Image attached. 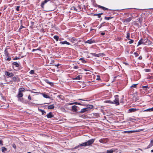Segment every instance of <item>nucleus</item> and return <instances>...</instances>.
Here are the masks:
<instances>
[{
    "label": "nucleus",
    "mask_w": 153,
    "mask_h": 153,
    "mask_svg": "<svg viewBox=\"0 0 153 153\" xmlns=\"http://www.w3.org/2000/svg\"><path fill=\"white\" fill-rule=\"evenodd\" d=\"M95 139H91L88 140L86 142H85L82 144H80L78 146L75 147V149L77 148L79 146H91L94 142Z\"/></svg>",
    "instance_id": "obj_1"
},
{
    "label": "nucleus",
    "mask_w": 153,
    "mask_h": 153,
    "mask_svg": "<svg viewBox=\"0 0 153 153\" xmlns=\"http://www.w3.org/2000/svg\"><path fill=\"white\" fill-rule=\"evenodd\" d=\"M93 107V106L92 105H88L86 108L82 109L80 112L81 113H84L85 112L89 111L91 109H92Z\"/></svg>",
    "instance_id": "obj_2"
},
{
    "label": "nucleus",
    "mask_w": 153,
    "mask_h": 153,
    "mask_svg": "<svg viewBox=\"0 0 153 153\" xmlns=\"http://www.w3.org/2000/svg\"><path fill=\"white\" fill-rule=\"evenodd\" d=\"M115 99L113 102V104H115L116 105H118L119 104V98L118 96L117 95L114 96Z\"/></svg>",
    "instance_id": "obj_3"
},
{
    "label": "nucleus",
    "mask_w": 153,
    "mask_h": 153,
    "mask_svg": "<svg viewBox=\"0 0 153 153\" xmlns=\"http://www.w3.org/2000/svg\"><path fill=\"white\" fill-rule=\"evenodd\" d=\"M143 129H139L136 130H134V131H123V132L125 133H132L133 132H139L140 131H142Z\"/></svg>",
    "instance_id": "obj_4"
},
{
    "label": "nucleus",
    "mask_w": 153,
    "mask_h": 153,
    "mask_svg": "<svg viewBox=\"0 0 153 153\" xmlns=\"http://www.w3.org/2000/svg\"><path fill=\"white\" fill-rule=\"evenodd\" d=\"M144 45H149L150 43V41L147 38L143 39Z\"/></svg>",
    "instance_id": "obj_5"
},
{
    "label": "nucleus",
    "mask_w": 153,
    "mask_h": 153,
    "mask_svg": "<svg viewBox=\"0 0 153 153\" xmlns=\"http://www.w3.org/2000/svg\"><path fill=\"white\" fill-rule=\"evenodd\" d=\"M4 74L6 76L10 77L13 76L14 75L13 73L12 72L10 73L7 71H6L4 72Z\"/></svg>",
    "instance_id": "obj_6"
},
{
    "label": "nucleus",
    "mask_w": 153,
    "mask_h": 153,
    "mask_svg": "<svg viewBox=\"0 0 153 153\" xmlns=\"http://www.w3.org/2000/svg\"><path fill=\"white\" fill-rule=\"evenodd\" d=\"M12 79L14 82H18L20 81V79L18 76H16L13 77Z\"/></svg>",
    "instance_id": "obj_7"
},
{
    "label": "nucleus",
    "mask_w": 153,
    "mask_h": 153,
    "mask_svg": "<svg viewBox=\"0 0 153 153\" xmlns=\"http://www.w3.org/2000/svg\"><path fill=\"white\" fill-rule=\"evenodd\" d=\"M91 54L94 56H96L97 57H99L102 55H105V54L103 53H99L98 54H96L95 53H91Z\"/></svg>",
    "instance_id": "obj_8"
},
{
    "label": "nucleus",
    "mask_w": 153,
    "mask_h": 153,
    "mask_svg": "<svg viewBox=\"0 0 153 153\" xmlns=\"http://www.w3.org/2000/svg\"><path fill=\"white\" fill-rule=\"evenodd\" d=\"M99 142L102 143H105L107 142V140L106 139H101L99 140Z\"/></svg>",
    "instance_id": "obj_9"
},
{
    "label": "nucleus",
    "mask_w": 153,
    "mask_h": 153,
    "mask_svg": "<svg viewBox=\"0 0 153 153\" xmlns=\"http://www.w3.org/2000/svg\"><path fill=\"white\" fill-rule=\"evenodd\" d=\"M94 42H95V40H92L91 39L88 40L85 42V43H88L89 44H91Z\"/></svg>",
    "instance_id": "obj_10"
},
{
    "label": "nucleus",
    "mask_w": 153,
    "mask_h": 153,
    "mask_svg": "<svg viewBox=\"0 0 153 153\" xmlns=\"http://www.w3.org/2000/svg\"><path fill=\"white\" fill-rule=\"evenodd\" d=\"M139 110V109L138 108H131L128 110V111L130 112H135L137 111H138Z\"/></svg>",
    "instance_id": "obj_11"
},
{
    "label": "nucleus",
    "mask_w": 153,
    "mask_h": 153,
    "mask_svg": "<svg viewBox=\"0 0 153 153\" xmlns=\"http://www.w3.org/2000/svg\"><path fill=\"white\" fill-rule=\"evenodd\" d=\"M49 1V0H45L44 1H43L41 5V7L42 8H44V4H45L46 3L48 2V1Z\"/></svg>",
    "instance_id": "obj_12"
},
{
    "label": "nucleus",
    "mask_w": 153,
    "mask_h": 153,
    "mask_svg": "<svg viewBox=\"0 0 153 153\" xmlns=\"http://www.w3.org/2000/svg\"><path fill=\"white\" fill-rule=\"evenodd\" d=\"M53 115L52 114V112H50L46 115V116L48 118L53 117Z\"/></svg>",
    "instance_id": "obj_13"
},
{
    "label": "nucleus",
    "mask_w": 153,
    "mask_h": 153,
    "mask_svg": "<svg viewBox=\"0 0 153 153\" xmlns=\"http://www.w3.org/2000/svg\"><path fill=\"white\" fill-rule=\"evenodd\" d=\"M141 44H143V39L142 38L138 42V45L137 46H139V45Z\"/></svg>",
    "instance_id": "obj_14"
},
{
    "label": "nucleus",
    "mask_w": 153,
    "mask_h": 153,
    "mask_svg": "<svg viewBox=\"0 0 153 153\" xmlns=\"http://www.w3.org/2000/svg\"><path fill=\"white\" fill-rule=\"evenodd\" d=\"M23 96V94L22 93L18 91V94L17 96V98L22 97Z\"/></svg>",
    "instance_id": "obj_15"
},
{
    "label": "nucleus",
    "mask_w": 153,
    "mask_h": 153,
    "mask_svg": "<svg viewBox=\"0 0 153 153\" xmlns=\"http://www.w3.org/2000/svg\"><path fill=\"white\" fill-rule=\"evenodd\" d=\"M132 19L131 17H130L128 18L125 19L124 20V21L126 22H129Z\"/></svg>",
    "instance_id": "obj_16"
},
{
    "label": "nucleus",
    "mask_w": 153,
    "mask_h": 153,
    "mask_svg": "<svg viewBox=\"0 0 153 153\" xmlns=\"http://www.w3.org/2000/svg\"><path fill=\"white\" fill-rule=\"evenodd\" d=\"M60 44H61L62 45L66 44L68 45H70V44L69 42H68L66 41L60 42Z\"/></svg>",
    "instance_id": "obj_17"
},
{
    "label": "nucleus",
    "mask_w": 153,
    "mask_h": 153,
    "mask_svg": "<svg viewBox=\"0 0 153 153\" xmlns=\"http://www.w3.org/2000/svg\"><path fill=\"white\" fill-rule=\"evenodd\" d=\"M45 81L46 83L51 85H52L53 84L52 82H50L48 79H46L45 80Z\"/></svg>",
    "instance_id": "obj_18"
},
{
    "label": "nucleus",
    "mask_w": 153,
    "mask_h": 153,
    "mask_svg": "<svg viewBox=\"0 0 153 153\" xmlns=\"http://www.w3.org/2000/svg\"><path fill=\"white\" fill-rule=\"evenodd\" d=\"M99 8H102V10H108V9L106 8H105L104 7L101 6L100 5H98L97 6Z\"/></svg>",
    "instance_id": "obj_19"
},
{
    "label": "nucleus",
    "mask_w": 153,
    "mask_h": 153,
    "mask_svg": "<svg viewBox=\"0 0 153 153\" xmlns=\"http://www.w3.org/2000/svg\"><path fill=\"white\" fill-rule=\"evenodd\" d=\"M25 89L24 88L22 87V88H19V89L18 91L20 92L23 93V92H25Z\"/></svg>",
    "instance_id": "obj_20"
},
{
    "label": "nucleus",
    "mask_w": 153,
    "mask_h": 153,
    "mask_svg": "<svg viewBox=\"0 0 153 153\" xmlns=\"http://www.w3.org/2000/svg\"><path fill=\"white\" fill-rule=\"evenodd\" d=\"M77 106L75 105H73L72 106V109L74 111H77Z\"/></svg>",
    "instance_id": "obj_21"
},
{
    "label": "nucleus",
    "mask_w": 153,
    "mask_h": 153,
    "mask_svg": "<svg viewBox=\"0 0 153 153\" xmlns=\"http://www.w3.org/2000/svg\"><path fill=\"white\" fill-rule=\"evenodd\" d=\"M42 95L43 96V97L46 98H50V97L48 96L47 95L45 94L42 93Z\"/></svg>",
    "instance_id": "obj_22"
},
{
    "label": "nucleus",
    "mask_w": 153,
    "mask_h": 153,
    "mask_svg": "<svg viewBox=\"0 0 153 153\" xmlns=\"http://www.w3.org/2000/svg\"><path fill=\"white\" fill-rule=\"evenodd\" d=\"M4 54L7 57L9 56V54L8 52L7 49H6L4 50Z\"/></svg>",
    "instance_id": "obj_23"
},
{
    "label": "nucleus",
    "mask_w": 153,
    "mask_h": 153,
    "mask_svg": "<svg viewBox=\"0 0 153 153\" xmlns=\"http://www.w3.org/2000/svg\"><path fill=\"white\" fill-rule=\"evenodd\" d=\"M114 151V150L113 149H111L109 150H107L106 151V153H112Z\"/></svg>",
    "instance_id": "obj_24"
},
{
    "label": "nucleus",
    "mask_w": 153,
    "mask_h": 153,
    "mask_svg": "<svg viewBox=\"0 0 153 153\" xmlns=\"http://www.w3.org/2000/svg\"><path fill=\"white\" fill-rule=\"evenodd\" d=\"M54 106L53 105H51L48 106V109H53L54 108Z\"/></svg>",
    "instance_id": "obj_25"
},
{
    "label": "nucleus",
    "mask_w": 153,
    "mask_h": 153,
    "mask_svg": "<svg viewBox=\"0 0 153 153\" xmlns=\"http://www.w3.org/2000/svg\"><path fill=\"white\" fill-rule=\"evenodd\" d=\"M12 64L13 65L15 66L16 67H18L19 66V64L16 62H14Z\"/></svg>",
    "instance_id": "obj_26"
},
{
    "label": "nucleus",
    "mask_w": 153,
    "mask_h": 153,
    "mask_svg": "<svg viewBox=\"0 0 153 153\" xmlns=\"http://www.w3.org/2000/svg\"><path fill=\"white\" fill-rule=\"evenodd\" d=\"M142 88H143V90H147V89H148L149 88V87L148 85L143 86L142 87Z\"/></svg>",
    "instance_id": "obj_27"
},
{
    "label": "nucleus",
    "mask_w": 153,
    "mask_h": 153,
    "mask_svg": "<svg viewBox=\"0 0 153 153\" xmlns=\"http://www.w3.org/2000/svg\"><path fill=\"white\" fill-rule=\"evenodd\" d=\"M126 38L128 40H130V33L128 32H127V36H126Z\"/></svg>",
    "instance_id": "obj_28"
},
{
    "label": "nucleus",
    "mask_w": 153,
    "mask_h": 153,
    "mask_svg": "<svg viewBox=\"0 0 153 153\" xmlns=\"http://www.w3.org/2000/svg\"><path fill=\"white\" fill-rule=\"evenodd\" d=\"M53 38L54 39H55L56 40V41H58L59 39L58 36L56 35H55L53 36Z\"/></svg>",
    "instance_id": "obj_29"
},
{
    "label": "nucleus",
    "mask_w": 153,
    "mask_h": 153,
    "mask_svg": "<svg viewBox=\"0 0 153 153\" xmlns=\"http://www.w3.org/2000/svg\"><path fill=\"white\" fill-rule=\"evenodd\" d=\"M7 150V149L4 147H1V151L3 152H5V151H6Z\"/></svg>",
    "instance_id": "obj_30"
},
{
    "label": "nucleus",
    "mask_w": 153,
    "mask_h": 153,
    "mask_svg": "<svg viewBox=\"0 0 153 153\" xmlns=\"http://www.w3.org/2000/svg\"><path fill=\"white\" fill-rule=\"evenodd\" d=\"M18 98V101L21 102H23L24 101V99L22 97H20V98Z\"/></svg>",
    "instance_id": "obj_31"
},
{
    "label": "nucleus",
    "mask_w": 153,
    "mask_h": 153,
    "mask_svg": "<svg viewBox=\"0 0 153 153\" xmlns=\"http://www.w3.org/2000/svg\"><path fill=\"white\" fill-rule=\"evenodd\" d=\"M113 18V17H111V16H110V17H105V18H104V19H105V20H109L110 19H112Z\"/></svg>",
    "instance_id": "obj_32"
},
{
    "label": "nucleus",
    "mask_w": 153,
    "mask_h": 153,
    "mask_svg": "<svg viewBox=\"0 0 153 153\" xmlns=\"http://www.w3.org/2000/svg\"><path fill=\"white\" fill-rule=\"evenodd\" d=\"M72 104H78V105H82L80 103H78V102H74V103H70V105H72Z\"/></svg>",
    "instance_id": "obj_33"
},
{
    "label": "nucleus",
    "mask_w": 153,
    "mask_h": 153,
    "mask_svg": "<svg viewBox=\"0 0 153 153\" xmlns=\"http://www.w3.org/2000/svg\"><path fill=\"white\" fill-rule=\"evenodd\" d=\"M79 60H81L83 63H85L86 62L83 58H80Z\"/></svg>",
    "instance_id": "obj_34"
},
{
    "label": "nucleus",
    "mask_w": 153,
    "mask_h": 153,
    "mask_svg": "<svg viewBox=\"0 0 153 153\" xmlns=\"http://www.w3.org/2000/svg\"><path fill=\"white\" fill-rule=\"evenodd\" d=\"M138 85V84H132L131 86V88H136L137 87V85Z\"/></svg>",
    "instance_id": "obj_35"
},
{
    "label": "nucleus",
    "mask_w": 153,
    "mask_h": 153,
    "mask_svg": "<svg viewBox=\"0 0 153 153\" xmlns=\"http://www.w3.org/2000/svg\"><path fill=\"white\" fill-rule=\"evenodd\" d=\"M40 111H41L42 115H45L46 114V112L44 110L40 109Z\"/></svg>",
    "instance_id": "obj_36"
},
{
    "label": "nucleus",
    "mask_w": 153,
    "mask_h": 153,
    "mask_svg": "<svg viewBox=\"0 0 153 153\" xmlns=\"http://www.w3.org/2000/svg\"><path fill=\"white\" fill-rule=\"evenodd\" d=\"M80 78H81L80 76H78L75 78H74V79L79 80L80 79Z\"/></svg>",
    "instance_id": "obj_37"
},
{
    "label": "nucleus",
    "mask_w": 153,
    "mask_h": 153,
    "mask_svg": "<svg viewBox=\"0 0 153 153\" xmlns=\"http://www.w3.org/2000/svg\"><path fill=\"white\" fill-rule=\"evenodd\" d=\"M71 9L72 10H74L76 11H77V10L76 8L75 7H72L71 8Z\"/></svg>",
    "instance_id": "obj_38"
},
{
    "label": "nucleus",
    "mask_w": 153,
    "mask_h": 153,
    "mask_svg": "<svg viewBox=\"0 0 153 153\" xmlns=\"http://www.w3.org/2000/svg\"><path fill=\"white\" fill-rule=\"evenodd\" d=\"M105 102L106 103L113 104V102L111 100H107L105 101Z\"/></svg>",
    "instance_id": "obj_39"
},
{
    "label": "nucleus",
    "mask_w": 153,
    "mask_h": 153,
    "mask_svg": "<svg viewBox=\"0 0 153 153\" xmlns=\"http://www.w3.org/2000/svg\"><path fill=\"white\" fill-rule=\"evenodd\" d=\"M143 19L142 18H139L138 19V22L139 23L141 24L142 22Z\"/></svg>",
    "instance_id": "obj_40"
},
{
    "label": "nucleus",
    "mask_w": 153,
    "mask_h": 153,
    "mask_svg": "<svg viewBox=\"0 0 153 153\" xmlns=\"http://www.w3.org/2000/svg\"><path fill=\"white\" fill-rule=\"evenodd\" d=\"M34 71L33 70H31L30 72V73L31 74H34Z\"/></svg>",
    "instance_id": "obj_41"
},
{
    "label": "nucleus",
    "mask_w": 153,
    "mask_h": 153,
    "mask_svg": "<svg viewBox=\"0 0 153 153\" xmlns=\"http://www.w3.org/2000/svg\"><path fill=\"white\" fill-rule=\"evenodd\" d=\"M130 40V41H129L128 42V43L130 44H132V43H133V42H134V40L133 39H131Z\"/></svg>",
    "instance_id": "obj_42"
},
{
    "label": "nucleus",
    "mask_w": 153,
    "mask_h": 153,
    "mask_svg": "<svg viewBox=\"0 0 153 153\" xmlns=\"http://www.w3.org/2000/svg\"><path fill=\"white\" fill-rule=\"evenodd\" d=\"M93 114L94 116L95 117H98L99 115V114L97 113H94Z\"/></svg>",
    "instance_id": "obj_43"
},
{
    "label": "nucleus",
    "mask_w": 153,
    "mask_h": 153,
    "mask_svg": "<svg viewBox=\"0 0 153 153\" xmlns=\"http://www.w3.org/2000/svg\"><path fill=\"white\" fill-rule=\"evenodd\" d=\"M62 96L61 95H59L57 96L58 97L61 98V99H62Z\"/></svg>",
    "instance_id": "obj_44"
},
{
    "label": "nucleus",
    "mask_w": 153,
    "mask_h": 153,
    "mask_svg": "<svg viewBox=\"0 0 153 153\" xmlns=\"http://www.w3.org/2000/svg\"><path fill=\"white\" fill-rule=\"evenodd\" d=\"M134 54L135 55L136 57H137L138 56V53L137 52H135L134 53Z\"/></svg>",
    "instance_id": "obj_45"
},
{
    "label": "nucleus",
    "mask_w": 153,
    "mask_h": 153,
    "mask_svg": "<svg viewBox=\"0 0 153 153\" xmlns=\"http://www.w3.org/2000/svg\"><path fill=\"white\" fill-rule=\"evenodd\" d=\"M144 111H151V110L150 109V108H149V109H148L145 110Z\"/></svg>",
    "instance_id": "obj_46"
},
{
    "label": "nucleus",
    "mask_w": 153,
    "mask_h": 153,
    "mask_svg": "<svg viewBox=\"0 0 153 153\" xmlns=\"http://www.w3.org/2000/svg\"><path fill=\"white\" fill-rule=\"evenodd\" d=\"M12 145L13 147L14 148V149H15L16 148V146L15 144L14 143Z\"/></svg>",
    "instance_id": "obj_47"
},
{
    "label": "nucleus",
    "mask_w": 153,
    "mask_h": 153,
    "mask_svg": "<svg viewBox=\"0 0 153 153\" xmlns=\"http://www.w3.org/2000/svg\"><path fill=\"white\" fill-rule=\"evenodd\" d=\"M102 13H98V17L99 18H100L101 17V15H102Z\"/></svg>",
    "instance_id": "obj_48"
},
{
    "label": "nucleus",
    "mask_w": 153,
    "mask_h": 153,
    "mask_svg": "<svg viewBox=\"0 0 153 153\" xmlns=\"http://www.w3.org/2000/svg\"><path fill=\"white\" fill-rule=\"evenodd\" d=\"M19 7H20L19 6H17L16 7V10L17 11H19Z\"/></svg>",
    "instance_id": "obj_49"
},
{
    "label": "nucleus",
    "mask_w": 153,
    "mask_h": 153,
    "mask_svg": "<svg viewBox=\"0 0 153 153\" xmlns=\"http://www.w3.org/2000/svg\"><path fill=\"white\" fill-rule=\"evenodd\" d=\"M152 144H150L148 146H147V148L148 149H149V148H150V147H151V146H152Z\"/></svg>",
    "instance_id": "obj_50"
},
{
    "label": "nucleus",
    "mask_w": 153,
    "mask_h": 153,
    "mask_svg": "<svg viewBox=\"0 0 153 153\" xmlns=\"http://www.w3.org/2000/svg\"><path fill=\"white\" fill-rule=\"evenodd\" d=\"M20 59V58L19 57H15L14 59V60H17L18 59Z\"/></svg>",
    "instance_id": "obj_51"
},
{
    "label": "nucleus",
    "mask_w": 153,
    "mask_h": 153,
    "mask_svg": "<svg viewBox=\"0 0 153 153\" xmlns=\"http://www.w3.org/2000/svg\"><path fill=\"white\" fill-rule=\"evenodd\" d=\"M7 60L8 61H10L11 60V58L10 57H8L7 59Z\"/></svg>",
    "instance_id": "obj_52"
},
{
    "label": "nucleus",
    "mask_w": 153,
    "mask_h": 153,
    "mask_svg": "<svg viewBox=\"0 0 153 153\" xmlns=\"http://www.w3.org/2000/svg\"><path fill=\"white\" fill-rule=\"evenodd\" d=\"M0 144L1 145H3V141L1 140H0Z\"/></svg>",
    "instance_id": "obj_53"
},
{
    "label": "nucleus",
    "mask_w": 153,
    "mask_h": 153,
    "mask_svg": "<svg viewBox=\"0 0 153 153\" xmlns=\"http://www.w3.org/2000/svg\"><path fill=\"white\" fill-rule=\"evenodd\" d=\"M39 49H33L32 51V52H33V51H36V50H39Z\"/></svg>",
    "instance_id": "obj_54"
},
{
    "label": "nucleus",
    "mask_w": 153,
    "mask_h": 153,
    "mask_svg": "<svg viewBox=\"0 0 153 153\" xmlns=\"http://www.w3.org/2000/svg\"><path fill=\"white\" fill-rule=\"evenodd\" d=\"M28 98L29 100H31V97L30 95H29L28 96Z\"/></svg>",
    "instance_id": "obj_55"
},
{
    "label": "nucleus",
    "mask_w": 153,
    "mask_h": 153,
    "mask_svg": "<svg viewBox=\"0 0 153 153\" xmlns=\"http://www.w3.org/2000/svg\"><path fill=\"white\" fill-rule=\"evenodd\" d=\"M146 72H149L150 71V70L149 69H146Z\"/></svg>",
    "instance_id": "obj_56"
},
{
    "label": "nucleus",
    "mask_w": 153,
    "mask_h": 153,
    "mask_svg": "<svg viewBox=\"0 0 153 153\" xmlns=\"http://www.w3.org/2000/svg\"><path fill=\"white\" fill-rule=\"evenodd\" d=\"M24 27H24V26H22V25H21V26H20V27L19 29H22V28H24Z\"/></svg>",
    "instance_id": "obj_57"
},
{
    "label": "nucleus",
    "mask_w": 153,
    "mask_h": 153,
    "mask_svg": "<svg viewBox=\"0 0 153 153\" xmlns=\"http://www.w3.org/2000/svg\"><path fill=\"white\" fill-rule=\"evenodd\" d=\"M34 23L33 22H31V24L32 25V26H33L34 25Z\"/></svg>",
    "instance_id": "obj_58"
},
{
    "label": "nucleus",
    "mask_w": 153,
    "mask_h": 153,
    "mask_svg": "<svg viewBox=\"0 0 153 153\" xmlns=\"http://www.w3.org/2000/svg\"><path fill=\"white\" fill-rule=\"evenodd\" d=\"M97 80H100V78L99 77V76H97Z\"/></svg>",
    "instance_id": "obj_59"
},
{
    "label": "nucleus",
    "mask_w": 153,
    "mask_h": 153,
    "mask_svg": "<svg viewBox=\"0 0 153 153\" xmlns=\"http://www.w3.org/2000/svg\"><path fill=\"white\" fill-rule=\"evenodd\" d=\"M142 59V56H140L139 57L138 59L140 60H141Z\"/></svg>",
    "instance_id": "obj_60"
},
{
    "label": "nucleus",
    "mask_w": 153,
    "mask_h": 153,
    "mask_svg": "<svg viewBox=\"0 0 153 153\" xmlns=\"http://www.w3.org/2000/svg\"><path fill=\"white\" fill-rule=\"evenodd\" d=\"M74 69H77L78 68V67L77 66H75L74 67Z\"/></svg>",
    "instance_id": "obj_61"
},
{
    "label": "nucleus",
    "mask_w": 153,
    "mask_h": 153,
    "mask_svg": "<svg viewBox=\"0 0 153 153\" xmlns=\"http://www.w3.org/2000/svg\"><path fill=\"white\" fill-rule=\"evenodd\" d=\"M101 34L102 35H104L105 34V33L104 32L101 33Z\"/></svg>",
    "instance_id": "obj_62"
},
{
    "label": "nucleus",
    "mask_w": 153,
    "mask_h": 153,
    "mask_svg": "<svg viewBox=\"0 0 153 153\" xmlns=\"http://www.w3.org/2000/svg\"><path fill=\"white\" fill-rule=\"evenodd\" d=\"M149 45H150L153 46V42H150V43L149 44Z\"/></svg>",
    "instance_id": "obj_63"
},
{
    "label": "nucleus",
    "mask_w": 153,
    "mask_h": 153,
    "mask_svg": "<svg viewBox=\"0 0 153 153\" xmlns=\"http://www.w3.org/2000/svg\"><path fill=\"white\" fill-rule=\"evenodd\" d=\"M150 109L151 110V111H153V107L150 108Z\"/></svg>",
    "instance_id": "obj_64"
}]
</instances>
